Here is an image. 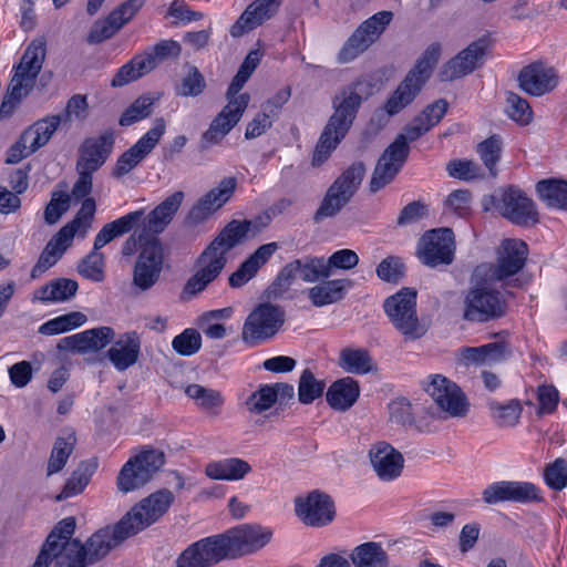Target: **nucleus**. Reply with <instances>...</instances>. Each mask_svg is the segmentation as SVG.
<instances>
[{
	"instance_id": "nucleus-15",
	"label": "nucleus",
	"mask_w": 567,
	"mask_h": 567,
	"mask_svg": "<svg viewBox=\"0 0 567 567\" xmlns=\"http://www.w3.org/2000/svg\"><path fill=\"white\" fill-rule=\"evenodd\" d=\"M60 124L61 117L56 115L47 116L34 122L22 132L19 140L10 147L7 163L17 164L47 145Z\"/></svg>"
},
{
	"instance_id": "nucleus-27",
	"label": "nucleus",
	"mask_w": 567,
	"mask_h": 567,
	"mask_svg": "<svg viewBox=\"0 0 567 567\" xmlns=\"http://www.w3.org/2000/svg\"><path fill=\"white\" fill-rule=\"evenodd\" d=\"M408 148L403 142L393 141L382 153L372 173L369 188L377 193L390 184L408 159Z\"/></svg>"
},
{
	"instance_id": "nucleus-46",
	"label": "nucleus",
	"mask_w": 567,
	"mask_h": 567,
	"mask_svg": "<svg viewBox=\"0 0 567 567\" xmlns=\"http://www.w3.org/2000/svg\"><path fill=\"white\" fill-rule=\"evenodd\" d=\"M476 152L483 162L484 166L488 169L492 177L498 174L497 164L501 161L503 152V140L499 135L494 134L476 146Z\"/></svg>"
},
{
	"instance_id": "nucleus-7",
	"label": "nucleus",
	"mask_w": 567,
	"mask_h": 567,
	"mask_svg": "<svg viewBox=\"0 0 567 567\" xmlns=\"http://www.w3.org/2000/svg\"><path fill=\"white\" fill-rule=\"evenodd\" d=\"M286 321L285 309L269 301L258 303L247 316L241 340L250 347L259 346L272 339Z\"/></svg>"
},
{
	"instance_id": "nucleus-14",
	"label": "nucleus",
	"mask_w": 567,
	"mask_h": 567,
	"mask_svg": "<svg viewBox=\"0 0 567 567\" xmlns=\"http://www.w3.org/2000/svg\"><path fill=\"white\" fill-rule=\"evenodd\" d=\"M132 227L130 219H115L105 224L96 234L93 243V250L86 255L78 266L81 276L95 282L104 279V255L99 250L105 245L125 234Z\"/></svg>"
},
{
	"instance_id": "nucleus-57",
	"label": "nucleus",
	"mask_w": 567,
	"mask_h": 567,
	"mask_svg": "<svg viewBox=\"0 0 567 567\" xmlns=\"http://www.w3.org/2000/svg\"><path fill=\"white\" fill-rule=\"evenodd\" d=\"M506 114L523 125L528 124L533 117V111L527 100L513 92H508L506 96Z\"/></svg>"
},
{
	"instance_id": "nucleus-3",
	"label": "nucleus",
	"mask_w": 567,
	"mask_h": 567,
	"mask_svg": "<svg viewBox=\"0 0 567 567\" xmlns=\"http://www.w3.org/2000/svg\"><path fill=\"white\" fill-rule=\"evenodd\" d=\"M183 200L184 193L177 190L148 214H146L145 208H141L121 216L118 219H130L132 227L128 229V233L133 231L122 246V255L124 257L132 256L137 251V246L141 241L157 238L156 236L163 233L173 220Z\"/></svg>"
},
{
	"instance_id": "nucleus-8",
	"label": "nucleus",
	"mask_w": 567,
	"mask_h": 567,
	"mask_svg": "<svg viewBox=\"0 0 567 567\" xmlns=\"http://www.w3.org/2000/svg\"><path fill=\"white\" fill-rule=\"evenodd\" d=\"M416 290L402 288L388 297L383 309L393 327L409 339H419L425 333L416 312Z\"/></svg>"
},
{
	"instance_id": "nucleus-18",
	"label": "nucleus",
	"mask_w": 567,
	"mask_h": 567,
	"mask_svg": "<svg viewBox=\"0 0 567 567\" xmlns=\"http://www.w3.org/2000/svg\"><path fill=\"white\" fill-rule=\"evenodd\" d=\"M174 494L159 489L133 506L123 517L128 523L130 533L138 534L159 519L174 502Z\"/></svg>"
},
{
	"instance_id": "nucleus-22",
	"label": "nucleus",
	"mask_w": 567,
	"mask_h": 567,
	"mask_svg": "<svg viewBox=\"0 0 567 567\" xmlns=\"http://www.w3.org/2000/svg\"><path fill=\"white\" fill-rule=\"evenodd\" d=\"M145 2L146 0L124 1L112 10L105 19L93 23L86 41L90 44H99L111 39L136 16Z\"/></svg>"
},
{
	"instance_id": "nucleus-51",
	"label": "nucleus",
	"mask_w": 567,
	"mask_h": 567,
	"mask_svg": "<svg viewBox=\"0 0 567 567\" xmlns=\"http://www.w3.org/2000/svg\"><path fill=\"white\" fill-rule=\"evenodd\" d=\"M80 336H82L83 342L82 353H87L104 349L113 341L115 331L111 327L103 326L80 332Z\"/></svg>"
},
{
	"instance_id": "nucleus-52",
	"label": "nucleus",
	"mask_w": 567,
	"mask_h": 567,
	"mask_svg": "<svg viewBox=\"0 0 567 567\" xmlns=\"http://www.w3.org/2000/svg\"><path fill=\"white\" fill-rule=\"evenodd\" d=\"M188 398L193 399L203 410L210 411L219 408L224 403V399L219 391L207 389L200 384H189L185 389Z\"/></svg>"
},
{
	"instance_id": "nucleus-49",
	"label": "nucleus",
	"mask_w": 567,
	"mask_h": 567,
	"mask_svg": "<svg viewBox=\"0 0 567 567\" xmlns=\"http://www.w3.org/2000/svg\"><path fill=\"white\" fill-rule=\"evenodd\" d=\"M154 102H155V100L148 94L138 96L122 113V115L118 120V124L121 126H131L134 123L148 117L153 112Z\"/></svg>"
},
{
	"instance_id": "nucleus-38",
	"label": "nucleus",
	"mask_w": 567,
	"mask_h": 567,
	"mask_svg": "<svg viewBox=\"0 0 567 567\" xmlns=\"http://www.w3.org/2000/svg\"><path fill=\"white\" fill-rule=\"evenodd\" d=\"M251 472L250 464L239 457H227L210 462L205 467V474L212 480L240 481Z\"/></svg>"
},
{
	"instance_id": "nucleus-20",
	"label": "nucleus",
	"mask_w": 567,
	"mask_h": 567,
	"mask_svg": "<svg viewBox=\"0 0 567 567\" xmlns=\"http://www.w3.org/2000/svg\"><path fill=\"white\" fill-rule=\"evenodd\" d=\"M430 380L424 390L437 406L451 417H464L468 403L460 386L441 374L431 375Z\"/></svg>"
},
{
	"instance_id": "nucleus-40",
	"label": "nucleus",
	"mask_w": 567,
	"mask_h": 567,
	"mask_svg": "<svg viewBox=\"0 0 567 567\" xmlns=\"http://www.w3.org/2000/svg\"><path fill=\"white\" fill-rule=\"evenodd\" d=\"M79 289L75 280L69 278H58L41 286L34 292V299L42 302H64L72 299Z\"/></svg>"
},
{
	"instance_id": "nucleus-48",
	"label": "nucleus",
	"mask_w": 567,
	"mask_h": 567,
	"mask_svg": "<svg viewBox=\"0 0 567 567\" xmlns=\"http://www.w3.org/2000/svg\"><path fill=\"white\" fill-rule=\"evenodd\" d=\"M488 409L499 426L516 425L523 411L518 400H509L506 403L491 401L488 402Z\"/></svg>"
},
{
	"instance_id": "nucleus-30",
	"label": "nucleus",
	"mask_w": 567,
	"mask_h": 567,
	"mask_svg": "<svg viewBox=\"0 0 567 567\" xmlns=\"http://www.w3.org/2000/svg\"><path fill=\"white\" fill-rule=\"evenodd\" d=\"M115 137L105 131L97 137L85 138L79 151L76 169L97 171L112 153Z\"/></svg>"
},
{
	"instance_id": "nucleus-54",
	"label": "nucleus",
	"mask_w": 567,
	"mask_h": 567,
	"mask_svg": "<svg viewBox=\"0 0 567 567\" xmlns=\"http://www.w3.org/2000/svg\"><path fill=\"white\" fill-rule=\"evenodd\" d=\"M300 270V259H295L285 265L278 272L276 279L268 288V295L275 298L280 297L292 285L293 279Z\"/></svg>"
},
{
	"instance_id": "nucleus-13",
	"label": "nucleus",
	"mask_w": 567,
	"mask_h": 567,
	"mask_svg": "<svg viewBox=\"0 0 567 567\" xmlns=\"http://www.w3.org/2000/svg\"><path fill=\"white\" fill-rule=\"evenodd\" d=\"M487 200L504 218L517 226H534L539 220L535 203L517 187L499 189Z\"/></svg>"
},
{
	"instance_id": "nucleus-53",
	"label": "nucleus",
	"mask_w": 567,
	"mask_h": 567,
	"mask_svg": "<svg viewBox=\"0 0 567 567\" xmlns=\"http://www.w3.org/2000/svg\"><path fill=\"white\" fill-rule=\"evenodd\" d=\"M182 52L181 44L175 40H162L155 45L147 48L142 55L150 58L152 71L163 61L169 58H178Z\"/></svg>"
},
{
	"instance_id": "nucleus-28",
	"label": "nucleus",
	"mask_w": 567,
	"mask_h": 567,
	"mask_svg": "<svg viewBox=\"0 0 567 567\" xmlns=\"http://www.w3.org/2000/svg\"><path fill=\"white\" fill-rule=\"evenodd\" d=\"M369 458L377 476L383 482L394 481L404 468V457L401 452L384 441L371 445Z\"/></svg>"
},
{
	"instance_id": "nucleus-36",
	"label": "nucleus",
	"mask_w": 567,
	"mask_h": 567,
	"mask_svg": "<svg viewBox=\"0 0 567 567\" xmlns=\"http://www.w3.org/2000/svg\"><path fill=\"white\" fill-rule=\"evenodd\" d=\"M107 358L118 371L134 365L141 354V337L136 331L123 333L107 350Z\"/></svg>"
},
{
	"instance_id": "nucleus-62",
	"label": "nucleus",
	"mask_w": 567,
	"mask_h": 567,
	"mask_svg": "<svg viewBox=\"0 0 567 567\" xmlns=\"http://www.w3.org/2000/svg\"><path fill=\"white\" fill-rule=\"evenodd\" d=\"M446 171L451 177L462 181H471L483 177L480 165L473 161H451L446 166Z\"/></svg>"
},
{
	"instance_id": "nucleus-26",
	"label": "nucleus",
	"mask_w": 567,
	"mask_h": 567,
	"mask_svg": "<svg viewBox=\"0 0 567 567\" xmlns=\"http://www.w3.org/2000/svg\"><path fill=\"white\" fill-rule=\"evenodd\" d=\"M249 101L250 96L248 93H243L238 99L230 100L203 134L202 147L208 148L210 145L219 143L240 121Z\"/></svg>"
},
{
	"instance_id": "nucleus-42",
	"label": "nucleus",
	"mask_w": 567,
	"mask_h": 567,
	"mask_svg": "<svg viewBox=\"0 0 567 567\" xmlns=\"http://www.w3.org/2000/svg\"><path fill=\"white\" fill-rule=\"evenodd\" d=\"M97 465L99 463L95 457L82 461L66 481L61 493L56 496V501H63L82 493L90 483Z\"/></svg>"
},
{
	"instance_id": "nucleus-56",
	"label": "nucleus",
	"mask_w": 567,
	"mask_h": 567,
	"mask_svg": "<svg viewBox=\"0 0 567 567\" xmlns=\"http://www.w3.org/2000/svg\"><path fill=\"white\" fill-rule=\"evenodd\" d=\"M172 347L176 353L190 357L199 351L202 347V336L196 329H185L182 333L174 337Z\"/></svg>"
},
{
	"instance_id": "nucleus-21",
	"label": "nucleus",
	"mask_w": 567,
	"mask_h": 567,
	"mask_svg": "<svg viewBox=\"0 0 567 567\" xmlns=\"http://www.w3.org/2000/svg\"><path fill=\"white\" fill-rule=\"evenodd\" d=\"M295 512L300 520L311 527H324L336 517L334 502L330 495L315 489L295 499Z\"/></svg>"
},
{
	"instance_id": "nucleus-6",
	"label": "nucleus",
	"mask_w": 567,
	"mask_h": 567,
	"mask_svg": "<svg viewBox=\"0 0 567 567\" xmlns=\"http://www.w3.org/2000/svg\"><path fill=\"white\" fill-rule=\"evenodd\" d=\"M365 175V166L362 162L350 165L330 185L320 206L315 213L316 223L324 218L336 216L354 196Z\"/></svg>"
},
{
	"instance_id": "nucleus-37",
	"label": "nucleus",
	"mask_w": 567,
	"mask_h": 567,
	"mask_svg": "<svg viewBox=\"0 0 567 567\" xmlns=\"http://www.w3.org/2000/svg\"><path fill=\"white\" fill-rule=\"evenodd\" d=\"M353 286L350 279L326 280L308 290V298L316 307H324L342 300Z\"/></svg>"
},
{
	"instance_id": "nucleus-50",
	"label": "nucleus",
	"mask_w": 567,
	"mask_h": 567,
	"mask_svg": "<svg viewBox=\"0 0 567 567\" xmlns=\"http://www.w3.org/2000/svg\"><path fill=\"white\" fill-rule=\"evenodd\" d=\"M326 383L318 380L311 370L305 369L298 384V399L302 404H310L320 398L324 391Z\"/></svg>"
},
{
	"instance_id": "nucleus-10",
	"label": "nucleus",
	"mask_w": 567,
	"mask_h": 567,
	"mask_svg": "<svg viewBox=\"0 0 567 567\" xmlns=\"http://www.w3.org/2000/svg\"><path fill=\"white\" fill-rule=\"evenodd\" d=\"M164 454L157 450H144L128 458L122 466L116 487L121 493H130L146 485L164 465Z\"/></svg>"
},
{
	"instance_id": "nucleus-5",
	"label": "nucleus",
	"mask_w": 567,
	"mask_h": 567,
	"mask_svg": "<svg viewBox=\"0 0 567 567\" xmlns=\"http://www.w3.org/2000/svg\"><path fill=\"white\" fill-rule=\"evenodd\" d=\"M440 55L441 45L439 43L434 42L427 47L417 59L414 68L406 74L405 79L388 99L384 110L389 115L398 114L414 100L430 78Z\"/></svg>"
},
{
	"instance_id": "nucleus-44",
	"label": "nucleus",
	"mask_w": 567,
	"mask_h": 567,
	"mask_svg": "<svg viewBox=\"0 0 567 567\" xmlns=\"http://www.w3.org/2000/svg\"><path fill=\"white\" fill-rule=\"evenodd\" d=\"M540 199L548 206L567 210V182L543 179L536 185Z\"/></svg>"
},
{
	"instance_id": "nucleus-61",
	"label": "nucleus",
	"mask_w": 567,
	"mask_h": 567,
	"mask_svg": "<svg viewBox=\"0 0 567 567\" xmlns=\"http://www.w3.org/2000/svg\"><path fill=\"white\" fill-rule=\"evenodd\" d=\"M70 207V195L63 190H55L52 193L51 199L44 209V220L49 225L59 221L62 215Z\"/></svg>"
},
{
	"instance_id": "nucleus-58",
	"label": "nucleus",
	"mask_w": 567,
	"mask_h": 567,
	"mask_svg": "<svg viewBox=\"0 0 567 567\" xmlns=\"http://www.w3.org/2000/svg\"><path fill=\"white\" fill-rule=\"evenodd\" d=\"M277 401V393L270 384L260 385L257 391L247 399L246 405L251 413L260 414L269 410Z\"/></svg>"
},
{
	"instance_id": "nucleus-16",
	"label": "nucleus",
	"mask_w": 567,
	"mask_h": 567,
	"mask_svg": "<svg viewBox=\"0 0 567 567\" xmlns=\"http://www.w3.org/2000/svg\"><path fill=\"white\" fill-rule=\"evenodd\" d=\"M393 19L391 11H380L363 21L339 52L340 63H348L364 52L385 30Z\"/></svg>"
},
{
	"instance_id": "nucleus-35",
	"label": "nucleus",
	"mask_w": 567,
	"mask_h": 567,
	"mask_svg": "<svg viewBox=\"0 0 567 567\" xmlns=\"http://www.w3.org/2000/svg\"><path fill=\"white\" fill-rule=\"evenodd\" d=\"M197 265L199 266L198 270L186 281L183 288L182 293L187 296V299L204 291L225 268L220 259L206 255L205 251L198 257Z\"/></svg>"
},
{
	"instance_id": "nucleus-39",
	"label": "nucleus",
	"mask_w": 567,
	"mask_h": 567,
	"mask_svg": "<svg viewBox=\"0 0 567 567\" xmlns=\"http://www.w3.org/2000/svg\"><path fill=\"white\" fill-rule=\"evenodd\" d=\"M360 394L359 384L350 377L342 378L334 381L326 393V399L329 405L339 411H347L350 409Z\"/></svg>"
},
{
	"instance_id": "nucleus-43",
	"label": "nucleus",
	"mask_w": 567,
	"mask_h": 567,
	"mask_svg": "<svg viewBox=\"0 0 567 567\" xmlns=\"http://www.w3.org/2000/svg\"><path fill=\"white\" fill-rule=\"evenodd\" d=\"M150 58L142 54L135 55L131 61L122 65L111 81L113 87L124 86L152 71Z\"/></svg>"
},
{
	"instance_id": "nucleus-64",
	"label": "nucleus",
	"mask_w": 567,
	"mask_h": 567,
	"mask_svg": "<svg viewBox=\"0 0 567 567\" xmlns=\"http://www.w3.org/2000/svg\"><path fill=\"white\" fill-rule=\"evenodd\" d=\"M377 276L386 282H398L404 276V265L394 256L384 258L377 267Z\"/></svg>"
},
{
	"instance_id": "nucleus-17",
	"label": "nucleus",
	"mask_w": 567,
	"mask_h": 567,
	"mask_svg": "<svg viewBox=\"0 0 567 567\" xmlns=\"http://www.w3.org/2000/svg\"><path fill=\"white\" fill-rule=\"evenodd\" d=\"M455 256L454 233L450 228L426 231L420 239L417 257L423 265L435 268L451 265Z\"/></svg>"
},
{
	"instance_id": "nucleus-4",
	"label": "nucleus",
	"mask_w": 567,
	"mask_h": 567,
	"mask_svg": "<svg viewBox=\"0 0 567 567\" xmlns=\"http://www.w3.org/2000/svg\"><path fill=\"white\" fill-rule=\"evenodd\" d=\"M45 54L47 43L42 38L32 40L27 47L14 66V74L0 105V117H10L17 105L33 90Z\"/></svg>"
},
{
	"instance_id": "nucleus-45",
	"label": "nucleus",
	"mask_w": 567,
	"mask_h": 567,
	"mask_svg": "<svg viewBox=\"0 0 567 567\" xmlns=\"http://www.w3.org/2000/svg\"><path fill=\"white\" fill-rule=\"evenodd\" d=\"M339 367L353 374H365L372 370V358L365 349L344 348L340 351Z\"/></svg>"
},
{
	"instance_id": "nucleus-47",
	"label": "nucleus",
	"mask_w": 567,
	"mask_h": 567,
	"mask_svg": "<svg viewBox=\"0 0 567 567\" xmlns=\"http://www.w3.org/2000/svg\"><path fill=\"white\" fill-rule=\"evenodd\" d=\"M76 443V437L70 433L66 437H58L53 444L47 467V475L59 473L65 466Z\"/></svg>"
},
{
	"instance_id": "nucleus-41",
	"label": "nucleus",
	"mask_w": 567,
	"mask_h": 567,
	"mask_svg": "<svg viewBox=\"0 0 567 567\" xmlns=\"http://www.w3.org/2000/svg\"><path fill=\"white\" fill-rule=\"evenodd\" d=\"M354 567H389V556L382 545L377 542H367L355 546L350 555Z\"/></svg>"
},
{
	"instance_id": "nucleus-55",
	"label": "nucleus",
	"mask_w": 567,
	"mask_h": 567,
	"mask_svg": "<svg viewBox=\"0 0 567 567\" xmlns=\"http://www.w3.org/2000/svg\"><path fill=\"white\" fill-rule=\"evenodd\" d=\"M300 277L306 282H316L319 279H327L330 277V271L327 269L324 257L308 256L300 259Z\"/></svg>"
},
{
	"instance_id": "nucleus-59",
	"label": "nucleus",
	"mask_w": 567,
	"mask_h": 567,
	"mask_svg": "<svg viewBox=\"0 0 567 567\" xmlns=\"http://www.w3.org/2000/svg\"><path fill=\"white\" fill-rule=\"evenodd\" d=\"M237 186V181L235 177H225L223 178L217 187L210 189L199 199L203 200V205L206 203L213 204V206L218 209L226 204L231 195L234 194Z\"/></svg>"
},
{
	"instance_id": "nucleus-32",
	"label": "nucleus",
	"mask_w": 567,
	"mask_h": 567,
	"mask_svg": "<svg viewBox=\"0 0 567 567\" xmlns=\"http://www.w3.org/2000/svg\"><path fill=\"white\" fill-rule=\"evenodd\" d=\"M250 220H236L229 221L215 239L205 248L206 255L220 259L223 265L227 264V252L237 246L243 238H245L250 230Z\"/></svg>"
},
{
	"instance_id": "nucleus-19",
	"label": "nucleus",
	"mask_w": 567,
	"mask_h": 567,
	"mask_svg": "<svg viewBox=\"0 0 567 567\" xmlns=\"http://www.w3.org/2000/svg\"><path fill=\"white\" fill-rule=\"evenodd\" d=\"M166 124L163 117L156 118L154 126L150 128L133 146L117 158L112 176L121 178L136 168L147 155L156 147L165 134Z\"/></svg>"
},
{
	"instance_id": "nucleus-25",
	"label": "nucleus",
	"mask_w": 567,
	"mask_h": 567,
	"mask_svg": "<svg viewBox=\"0 0 567 567\" xmlns=\"http://www.w3.org/2000/svg\"><path fill=\"white\" fill-rule=\"evenodd\" d=\"M487 48L488 42L484 38L470 43L443 64L439 73L440 79L442 81H453L474 72L483 65Z\"/></svg>"
},
{
	"instance_id": "nucleus-2",
	"label": "nucleus",
	"mask_w": 567,
	"mask_h": 567,
	"mask_svg": "<svg viewBox=\"0 0 567 567\" xmlns=\"http://www.w3.org/2000/svg\"><path fill=\"white\" fill-rule=\"evenodd\" d=\"M370 95V84L355 81L343 87L333 99V113L328 120L312 155V166H321L346 137L364 99Z\"/></svg>"
},
{
	"instance_id": "nucleus-60",
	"label": "nucleus",
	"mask_w": 567,
	"mask_h": 567,
	"mask_svg": "<svg viewBox=\"0 0 567 567\" xmlns=\"http://www.w3.org/2000/svg\"><path fill=\"white\" fill-rule=\"evenodd\" d=\"M544 480L554 491H561L567 486V461L558 457L544 470Z\"/></svg>"
},
{
	"instance_id": "nucleus-24",
	"label": "nucleus",
	"mask_w": 567,
	"mask_h": 567,
	"mask_svg": "<svg viewBox=\"0 0 567 567\" xmlns=\"http://www.w3.org/2000/svg\"><path fill=\"white\" fill-rule=\"evenodd\" d=\"M225 559V551L217 534L188 545L176 557L175 567H213Z\"/></svg>"
},
{
	"instance_id": "nucleus-11",
	"label": "nucleus",
	"mask_w": 567,
	"mask_h": 567,
	"mask_svg": "<svg viewBox=\"0 0 567 567\" xmlns=\"http://www.w3.org/2000/svg\"><path fill=\"white\" fill-rule=\"evenodd\" d=\"M226 559L251 555L270 543L272 532L260 525L243 524L218 534Z\"/></svg>"
},
{
	"instance_id": "nucleus-23",
	"label": "nucleus",
	"mask_w": 567,
	"mask_h": 567,
	"mask_svg": "<svg viewBox=\"0 0 567 567\" xmlns=\"http://www.w3.org/2000/svg\"><path fill=\"white\" fill-rule=\"evenodd\" d=\"M482 499L487 505H495L502 502H542L543 496L539 487L530 482L499 481L484 488Z\"/></svg>"
},
{
	"instance_id": "nucleus-63",
	"label": "nucleus",
	"mask_w": 567,
	"mask_h": 567,
	"mask_svg": "<svg viewBox=\"0 0 567 567\" xmlns=\"http://www.w3.org/2000/svg\"><path fill=\"white\" fill-rule=\"evenodd\" d=\"M389 415L392 423L402 426H412L415 423L413 406L404 398L393 400L389 404Z\"/></svg>"
},
{
	"instance_id": "nucleus-31",
	"label": "nucleus",
	"mask_w": 567,
	"mask_h": 567,
	"mask_svg": "<svg viewBox=\"0 0 567 567\" xmlns=\"http://www.w3.org/2000/svg\"><path fill=\"white\" fill-rule=\"evenodd\" d=\"M528 255L527 245L519 239H504L497 255L494 278L504 280L518 274L525 266Z\"/></svg>"
},
{
	"instance_id": "nucleus-29",
	"label": "nucleus",
	"mask_w": 567,
	"mask_h": 567,
	"mask_svg": "<svg viewBox=\"0 0 567 567\" xmlns=\"http://www.w3.org/2000/svg\"><path fill=\"white\" fill-rule=\"evenodd\" d=\"M517 80L519 87L534 96H542L553 91L558 84V75L555 69L542 62H534L524 66Z\"/></svg>"
},
{
	"instance_id": "nucleus-34",
	"label": "nucleus",
	"mask_w": 567,
	"mask_h": 567,
	"mask_svg": "<svg viewBox=\"0 0 567 567\" xmlns=\"http://www.w3.org/2000/svg\"><path fill=\"white\" fill-rule=\"evenodd\" d=\"M279 249L280 246L276 241L259 246L244 262L240 264L238 269L230 275V287L239 288L246 285Z\"/></svg>"
},
{
	"instance_id": "nucleus-33",
	"label": "nucleus",
	"mask_w": 567,
	"mask_h": 567,
	"mask_svg": "<svg viewBox=\"0 0 567 567\" xmlns=\"http://www.w3.org/2000/svg\"><path fill=\"white\" fill-rule=\"evenodd\" d=\"M284 0H256L241 13L237 22L230 28L234 38L254 30L264 21L275 16Z\"/></svg>"
},
{
	"instance_id": "nucleus-9",
	"label": "nucleus",
	"mask_w": 567,
	"mask_h": 567,
	"mask_svg": "<svg viewBox=\"0 0 567 567\" xmlns=\"http://www.w3.org/2000/svg\"><path fill=\"white\" fill-rule=\"evenodd\" d=\"M507 303L503 295L486 285L471 287L463 300V319L470 322L483 323L506 313Z\"/></svg>"
},
{
	"instance_id": "nucleus-12",
	"label": "nucleus",
	"mask_w": 567,
	"mask_h": 567,
	"mask_svg": "<svg viewBox=\"0 0 567 567\" xmlns=\"http://www.w3.org/2000/svg\"><path fill=\"white\" fill-rule=\"evenodd\" d=\"M140 254L132 271V286L140 292L151 290L161 279L164 268V248L158 238L141 241Z\"/></svg>"
},
{
	"instance_id": "nucleus-1",
	"label": "nucleus",
	"mask_w": 567,
	"mask_h": 567,
	"mask_svg": "<svg viewBox=\"0 0 567 567\" xmlns=\"http://www.w3.org/2000/svg\"><path fill=\"white\" fill-rule=\"evenodd\" d=\"M75 530V518L66 517L60 520L44 543L51 540L48 550L54 558L53 567H86L105 557L112 548L134 536L130 533L128 523L124 517L114 526H105L95 532L83 545L79 539H72Z\"/></svg>"
}]
</instances>
